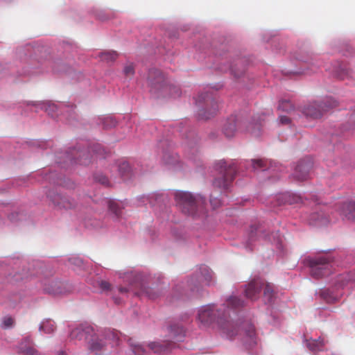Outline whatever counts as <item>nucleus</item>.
<instances>
[{
  "instance_id": "f257e3e1",
  "label": "nucleus",
  "mask_w": 355,
  "mask_h": 355,
  "mask_svg": "<svg viewBox=\"0 0 355 355\" xmlns=\"http://www.w3.org/2000/svg\"><path fill=\"white\" fill-rule=\"evenodd\" d=\"M212 279L213 272L209 268L205 265L200 266L190 279L175 285L169 302H173L178 300H186L192 296L200 295V284L210 286Z\"/></svg>"
},
{
  "instance_id": "f03ea898",
  "label": "nucleus",
  "mask_w": 355,
  "mask_h": 355,
  "mask_svg": "<svg viewBox=\"0 0 355 355\" xmlns=\"http://www.w3.org/2000/svg\"><path fill=\"white\" fill-rule=\"evenodd\" d=\"M174 198L180 211L193 220H205L208 218L206 198L201 193L176 191Z\"/></svg>"
},
{
  "instance_id": "7ed1b4c3",
  "label": "nucleus",
  "mask_w": 355,
  "mask_h": 355,
  "mask_svg": "<svg viewBox=\"0 0 355 355\" xmlns=\"http://www.w3.org/2000/svg\"><path fill=\"white\" fill-rule=\"evenodd\" d=\"M225 312V307L219 309L214 304H207L198 309L196 319L201 327H207L216 322L223 333L232 338L237 334L238 328L232 322L227 320Z\"/></svg>"
},
{
  "instance_id": "20e7f679",
  "label": "nucleus",
  "mask_w": 355,
  "mask_h": 355,
  "mask_svg": "<svg viewBox=\"0 0 355 355\" xmlns=\"http://www.w3.org/2000/svg\"><path fill=\"white\" fill-rule=\"evenodd\" d=\"M118 333L111 329H103L96 331L94 329V334L91 335L87 341V348L96 355H100L106 349L108 345L114 347L119 343Z\"/></svg>"
},
{
  "instance_id": "39448f33",
  "label": "nucleus",
  "mask_w": 355,
  "mask_h": 355,
  "mask_svg": "<svg viewBox=\"0 0 355 355\" xmlns=\"http://www.w3.org/2000/svg\"><path fill=\"white\" fill-rule=\"evenodd\" d=\"M119 277L125 282H128L130 286L135 285L139 288V291L137 293L139 295H145L151 300H155L159 295V292L155 288L145 286L144 275L141 272L127 270L119 272Z\"/></svg>"
},
{
  "instance_id": "423d86ee",
  "label": "nucleus",
  "mask_w": 355,
  "mask_h": 355,
  "mask_svg": "<svg viewBox=\"0 0 355 355\" xmlns=\"http://www.w3.org/2000/svg\"><path fill=\"white\" fill-rule=\"evenodd\" d=\"M304 265L309 268L310 275L315 279H320L331 273L330 257L327 255L307 257L304 259Z\"/></svg>"
},
{
  "instance_id": "0eeeda50",
  "label": "nucleus",
  "mask_w": 355,
  "mask_h": 355,
  "mask_svg": "<svg viewBox=\"0 0 355 355\" xmlns=\"http://www.w3.org/2000/svg\"><path fill=\"white\" fill-rule=\"evenodd\" d=\"M148 82L152 93L155 94L159 90L162 92L168 90L171 96H180V88L175 85H168L164 74L158 69H153L149 71Z\"/></svg>"
},
{
  "instance_id": "6e6552de",
  "label": "nucleus",
  "mask_w": 355,
  "mask_h": 355,
  "mask_svg": "<svg viewBox=\"0 0 355 355\" xmlns=\"http://www.w3.org/2000/svg\"><path fill=\"white\" fill-rule=\"evenodd\" d=\"M245 296L252 300H255L259 297L261 289L263 288V299L265 303L272 304L275 298L272 285L270 284H264L260 279H254L245 285Z\"/></svg>"
},
{
  "instance_id": "1a4fd4ad",
  "label": "nucleus",
  "mask_w": 355,
  "mask_h": 355,
  "mask_svg": "<svg viewBox=\"0 0 355 355\" xmlns=\"http://www.w3.org/2000/svg\"><path fill=\"white\" fill-rule=\"evenodd\" d=\"M216 170L219 171V176L214 180L213 184L216 187L227 189L229 185L234 180L236 169L234 163L228 164L225 160H220L216 164Z\"/></svg>"
},
{
  "instance_id": "9d476101",
  "label": "nucleus",
  "mask_w": 355,
  "mask_h": 355,
  "mask_svg": "<svg viewBox=\"0 0 355 355\" xmlns=\"http://www.w3.org/2000/svg\"><path fill=\"white\" fill-rule=\"evenodd\" d=\"M129 345L134 355H146L147 349L157 354L168 352L172 349L173 344L169 342H152L148 346H146L144 344L135 342L132 339H130Z\"/></svg>"
},
{
  "instance_id": "9b49d317",
  "label": "nucleus",
  "mask_w": 355,
  "mask_h": 355,
  "mask_svg": "<svg viewBox=\"0 0 355 355\" xmlns=\"http://www.w3.org/2000/svg\"><path fill=\"white\" fill-rule=\"evenodd\" d=\"M94 334V327L87 323L78 324L70 327L69 338L73 341H88Z\"/></svg>"
},
{
  "instance_id": "f8f14e48",
  "label": "nucleus",
  "mask_w": 355,
  "mask_h": 355,
  "mask_svg": "<svg viewBox=\"0 0 355 355\" xmlns=\"http://www.w3.org/2000/svg\"><path fill=\"white\" fill-rule=\"evenodd\" d=\"M331 107V99L326 102H313L303 108V113L313 119L320 118Z\"/></svg>"
},
{
  "instance_id": "ddd939ff",
  "label": "nucleus",
  "mask_w": 355,
  "mask_h": 355,
  "mask_svg": "<svg viewBox=\"0 0 355 355\" xmlns=\"http://www.w3.org/2000/svg\"><path fill=\"white\" fill-rule=\"evenodd\" d=\"M44 291L53 295H64L69 292L67 285L55 279H44L42 282Z\"/></svg>"
},
{
  "instance_id": "4468645a",
  "label": "nucleus",
  "mask_w": 355,
  "mask_h": 355,
  "mask_svg": "<svg viewBox=\"0 0 355 355\" xmlns=\"http://www.w3.org/2000/svg\"><path fill=\"white\" fill-rule=\"evenodd\" d=\"M313 163L311 159L305 158L299 161L296 165L294 172L293 173V177L300 181L305 180L309 177V173L312 168Z\"/></svg>"
},
{
  "instance_id": "2eb2a0df",
  "label": "nucleus",
  "mask_w": 355,
  "mask_h": 355,
  "mask_svg": "<svg viewBox=\"0 0 355 355\" xmlns=\"http://www.w3.org/2000/svg\"><path fill=\"white\" fill-rule=\"evenodd\" d=\"M326 343L327 340L323 336H320L318 338L304 336L303 340L304 346L313 353L324 350Z\"/></svg>"
},
{
  "instance_id": "dca6fc26",
  "label": "nucleus",
  "mask_w": 355,
  "mask_h": 355,
  "mask_svg": "<svg viewBox=\"0 0 355 355\" xmlns=\"http://www.w3.org/2000/svg\"><path fill=\"white\" fill-rule=\"evenodd\" d=\"M243 337L242 341L246 347L250 348L257 344L254 327L250 323L243 324L242 327Z\"/></svg>"
},
{
  "instance_id": "f3484780",
  "label": "nucleus",
  "mask_w": 355,
  "mask_h": 355,
  "mask_svg": "<svg viewBox=\"0 0 355 355\" xmlns=\"http://www.w3.org/2000/svg\"><path fill=\"white\" fill-rule=\"evenodd\" d=\"M239 127H240V123L238 122L235 116H232L225 123L223 131L227 137H232L238 131Z\"/></svg>"
},
{
  "instance_id": "a211bd4d",
  "label": "nucleus",
  "mask_w": 355,
  "mask_h": 355,
  "mask_svg": "<svg viewBox=\"0 0 355 355\" xmlns=\"http://www.w3.org/2000/svg\"><path fill=\"white\" fill-rule=\"evenodd\" d=\"M251 162L254 171L261 170L263 171L265 170H270L273 171L275 170V168L277 167L276 163L261 159H252Z\"/></svg>"
},
{
  "instance_id": "6ab92c4d",
  "label": "nucleus",
  "mask_w": 355,
  "mask_h": 355,
  "mask_svg": "<svg viewBox=\"0 0 355 355\" xmlns=\"http://www.w3.org/2000/svg\"><path fill=\"white\" fill-rule=\"evenodd\" d=\"M169 336L175 341L180 342L185 336V331L182 325L174 324L168 327Z\"/></svg>"
},
{
  "instance_id": "aec40b11",
  "label": "nucleus",
  "mask_w": 355,
  "mask_h": 355,
  "mask_svg": "<svg viewBox=\"0 0 355 355\" xmlns=\"http://www.w3.org/2000/svg\"><path fill=\"white\" fill-rule=\"evenodd\" d=\"M301 200L299 196L291 195L289 193H281L276 196V202L274 205H282L284 204L292 205Z\"/></svg>"
},
{
  "instance_id": "412c9836",
  "label": "nucleus",
  "mask_w": 355,
  "mask_h": 355,
  "mask_svg": "<svg viewBox=\"0 0 355 355\" xmlns=\"http://www.w3.org/2000/svg\"><path fill=\"white\" fill-rule=\"evenodd\" d=\"M124 207V204L122 202L115 200L108 201L109 210L118 218L121 217V216L123 215V210Z\"/></svg>"
},
{
  "instance_id": "4be33fe9",
  "label": "nucleus",
  "mask_w": 355,
  "mask_h": 355,
  "mask_svg": "<svg viewBox=\"0 0 355 355\" xmlns=\"http://www.w3.org/2000/svg\"><path fill=\"white\" fill-rule=\"evenodd\" d=\"M69 265L74 270H82L85 269L84 260L77 255H72L68 259Z\"/></svg>"
},
{
  "instance_id": "5701e85b",
  "label": "nucleus",
  "mask_w": 355,
  "mask_h": 355,
  "mask_svg": "<svg viewBox=\"0 0 355 355\" xmlns=\"http://www.w3.org/2000/svg\"><path fill=\"white\" fill-rule=\"evenodd\" d=\"M55 322L50 319L44 320L40 324L39 330L44 334H51L55 330Z\"/></svg>"
},
{
  "instance_id": "b1692460",
  "label": "nucleus",
  "mask_w": 355,
  "mask_h": 355,
  "mask_svg": "<svg viewBox=\"0 0 355 355\" xmlns=\"http://www.w3.org/2000/svg\"><path fill=\"white\" fill-rule=\"evenodd\" d=\"M343 214L347 220H355V202H349L345 204Z\"/></svg>"
},
{
  "instance_id": "393cba45",
  "label": "nucleus",
  "mask_w": 355,
  "mask_h": 355,
  "mask_svg": "<svg viewBox=\"0 0 355 355\" xmlns=\"http://www.w3.org/2000/svg\"><path fill=\"white\" fill-rule=\"evenodd\" d=\"M263 236L268 239L271 243H274L277 245L278 248H281L282 247V237L280 235V234L277 232H272L270 234L263 233Z\"/></svg>"
},
{
  "instance_id": "a878e982",
  "label": "nucleus",
  "mask_w": 355,
  "mask_h": 355,
  "mask_svg": "<svg viewBox=\"0 0 355 355\" xmlns=\"http://www.w3.org/2000/svg\"><path fill=\"white\" fill-rule=\"evenodd\" d=\"M243 305L244 302L235 296H230L224 304V306H227L228 309H238L242 307Z\"/></svg>"
},
{
  "instance_id": "bb28decb",
  "label": "nucleus",
  "mask_w": 355,
  "mask_h": 355,
  "mask_svg": "<svg viewBox=\"0 0 355 355\" xmlns=\"http://www.w3.org/2000/svg\"><path fill=\"white\" fill-rule=\"evenodd\" d=\"M99 57L102 61L110 62H114L118 57V53L116 51H104L102 52Z\"/></svg>"
},
{
  "instance_id": "cd10ccee",
  "label": "nucleus",
  "mask_w": 355,
  "mask_h": 355,
  "mask_svg": "<svg viewBox=\"0 0 355 355\" xmlns=\"http://www.w3.org/2000/svg\"><path fill=\"white\" fill-rule=\"evenodd\" d=\"M15 324V321L12 317L10 315H6L1 319V327L3 329H9L13 328Z\"/></svg>"
},
{
  "instance_id": "c85d7f7f",
  "label": "nucleus",
  "mask_w": 355,
  "mask_h": 355,
  "mask_svg": "<svg viewBox=\"0 0 355 355\" xmlns=\"http://www.w3.org/2000/svg\"><path fill=\"white\" fill-rule=\"evenodd\" d=\"M320 298L328 304L333 302L332 291L330 288H323L320 292Z\"/></svg>"
},
{
  "instance_id": "c756f323",
  "label": "nucleus",
  "mask_w": 355,
  "mask_h": 355,
  "mask_svg": "<svg viewBox=\"0 0 355 355\" xmlns=\"http://www.w3.org/2000/svg\"><path fill=\"white\" fill-rule=\"evenodd\" d=\"M279 110L286 112H289L293 110V105L290 101L283 100L279 102Z\"/></svg>"
},
{
  "instance_id": "7c9ffc66",
  "label": "nucleus",
  "mask_w": 355,
  "mask_h": 355,
  "mask_svg": "<svg viewBox=\"0 0 355 355\" xmlns=\"http://www.w3.org/2000/svg\"><path fill=\"white\" fill-rule=\"evenodd\" d=\"M33 344V342L29 337L25 338L21 340V342L19 345V352L21 354L23 353L25 351L24 349L28 348Z\"/></svg>"
},
{
  "instance_id": "2f4dec72",
  "label": "nucleus",
  "mask_w": 355,
  "mask_h": 355,
  "mask_svg": "<svg viewBox=\"0 0 355 355\" xmlns=\"http://www.w3.org/2000/svg\"><path fill=\"white\" fill-rule=\"evenodd\" d=\"M209 202L213 210L217 209L222 205L221 200L215 196L213 193L210 195Z\"/></svg>"
},
{
  "instance_id": "473e14b6",
  "label": "nucleus",
  "mask_w": 355,
  "mask_h": 355,
  "mask_svg": "<svg viewBox=\"0 0 355 355\" xmlns=\"http://www.w3.org/2000/svg\"><path fill=\"white\" fill-rule=\"evenodd\" d=\"M25 351L21 353L24 355H40V353L38 350L35 347V344L33 343L28 348L24 349Z\"/></svg>"
},
{
  "instance_id": "72a5a7b5",
  "label": "nucleus",
  "mask_w": 355,
  "mask_h": 355,
  "mask_svg": "<svg viewBox=\"0 0 355 355\" xmlns=\"http://www.w3.org/2000/svg\"><path fill=\"white\" fill-rule=\"evenodd\" d=\"M130 170V166L126 162H123L119 166V172L124 179H126V172L128 173Z\"/></svg>"
},
{
  "instance_id": "f704fd0d",
  "label": "nucleus",
  "mask_w": 355,
  "mask_h": 355,
  "mask_svg": "<svg viewBox=\"0 0 355 355\" xmlns=\"http://www.w3.org/2000/svg\"><path fill=\"white\" fill-rule=\"evenodd\" d=\"M85 225V228L90 232H94L98 230V229L102 227L100 225L101 223H83Z\"/></svg>"
},
{
  "instance_id": "c9c22d12",
  "label": "nucleus",
  "mask_w": 355,
  "mask_h": 355,
  "mask_svg": "<svg viewBox=\"0 0 355 355\" xmlns=\"http://www.w3.org/2000/svg\"><path fill=\"white\" fill-rule=\"evenodd\" d=\"M98 286L103 291H113V289L112 288L111 284L107 281H104V280L99 281Z\"/></svg>"
},
{
  "instance_id": "e433bc0d",
  "label": "nucleus",
  "mask_w": 355,
  "mask_h": 355,
  "mask_svg": "<svg viewBox=\"0 0 355 355\" xmlns=\"http://www.w3.org/2000/svg\"><path fill=\"white\" fill-rule=\"evenodd\" d=\"M123 72L127 77H132L135 73L133 65L131 64L126 65L124 67Z\"/></svg>"
},
{
  "instance_id": "4c0bfd02",
  "label": "nucleus",
  "mask_w": 355,
  "mask_h": 355,
  "mask_svg": "<svg viewBox=\"0 0 355 355\" xmlns=\"http://www.w3.org/2000/svg\"><path fill=\"white\" fill-rule=\"evenodd\" d=\"M116 121L112 117H106L103 121V126L105 128H110L115 126Z\"/></svg>"
},
{
  "instance_id": "58836bf2",
  "label": "nucleus",
  "mask_w": 355,
  "mask_h": 355,
  "mask_svg": "<svg viewBox=\"0 0 355 355\" xmlns=\"http://www.w3.org/2000/svg\"><path fill=\"white\" fill-rule=\"evenodd\" d=\"M162 199V196H153L150 197L148 200H149V202L151 205V206L155 207V203L154 202V201H157V202H159Z\"/></svg>"
},
{
  "instance_id": "ea45409f",
  "label": "nucleus",
  "mask_w": 355,
  "mask_h": 355,
  "mask_svg": "<svg viewBox=\"0 0 355 355\" xmlns=\"http://www.w3.org/2000/svg\"><path fill=\"white\" fill-rule=\"evenodd\" d=\"M18 262L19 261L18 260H15L13 259H7L3 261H1L0 262V264L3 263L4 265H11V264H13L15 266H17L18 264Z\"/></svg>"
},
{
  "instance_id": "a19ab883",
  "label": "nucleus",
  "mask_w": 355,
  "mask_h": 355,
  "mask_svg": "<svg viewBox=\"0 0 355 355\" xmlns=\"http://www.w3.org/2000/svg\"><path fill=\"white\" fill-rule=\"evenodd\" d=\"M116 289L121 294H125L131 290L130 287H124V286H119L116 288Z\"/></svg>"
},
{
  "instance_id": "79ce46f5",
  "label": "nucleus",
  "mask_w": 355,
  "mask_h": 355,
  "mask_svg": "<svg viewBox=\"0 0 355 355\" xmlns=\"http://www.w3.org/2000/svg\"><path fill=\"white\" fill-rule=\"evenodd\" d=\"M279 121L282 124H288L291 121L290 119L286 116H280Z\"/></svg>"
},
{
  "instance_id": "37998d69",
  "label": "nucleus",
  "mask_w": 355,
  "mask_h": 355,
  "mask_svg": "<svg viewBox=\"0 0 355 355\" xmlns=\"http://www.w3.org/2000/svg\"><path fill=\"white\" fill-rule=\"evenodd\" d=\"M217 108H218V106L216 105V103L214 102V105H213V110H212L211 113L210 114H209L208 116H204L203 118H205V119H209L211 116H212L214 114H215L216 113Z\"/></svg>"
},
{
  "instance_id": "c03bdc74",
  "label": "nucleus",
  "mask_w": 355,
  "mask_h": 355,
  "mask_svg": "<svg viewBox=\"0 0 355 355\" xmlns=\"http://www.w3.org/2000/svg\"><path fill=\"white\" fill-rule=\"evenodd\" d=\"M98 181H99L102 184L107 185L108 180L105 176H101L98 178Z\"/></svg>"
},
{
  "instance_id": "a18cd8bd",
  "label": "nucleus",
  "mask_w": 355,
  "mask_h": 355,
  "mask_svg": "<svg viewBox=\"0 0 355 355\" xmlns=\"http://www.w3.org/2000/svg\"><path fill=\"white\" fill-rule=\"evenodd\" d=\"M19 215L20 214H18V213L12 214L11 216L9 217V219L11 220H15V219L19 220H23L22 217H21V216L17 218V216H19Z\"/></svg>"
},
{
  "instance_id": "49530a36",
  "label": "nucleus",
  "mask_w": 355,
  "mask_h": 355,
  "mask_svg": "<svg viewBox=\"0 0 355 355\" xmlns=\"http://www.w3.org/2000/svg\"><path fill=\"white\" fill-rule=\"evenodd\" d=\"M17 276H18V273H17V272H15V274H13V277H15L16 280H18L19 279H23V278L27 277L28 273H25L23 275H19V277H17Z\"/></svg>"
},
{
  "instance_id": "de8ad7c7",
  "label": "nucleus",
  "mask_w": 355,
  "mask_h": 355,
  "mask_svg": "<svg viewBox=\"0 0 355 355\" xmlns=\"http://www.w3.org/2000/svg\"><path fill=\"white\" fill-rule=\"evenodd\" d=\"M55 110H57V106L53 103L49 105L48 107L46 108V111L49 112V114H50L51 111H54Z\"/></svg>"
},
{
  "instance_id": "09e8293b",
  "label": "nucleus",
  "mask_w": 355,
  "mask_h": 355,
  "mask_svg": "<svg viewBox=\"0 0 355 355\" xmlns=\"http://www.w3.org/2000/svg\"><path fill=\"white\" fill-rule=\"evenodd\" d=\"M347 74V71L346 70V69H342V73H339V74H337V77L340 78V79H343L345 76Z\"/></svg>"
},
{
  "instance_id": "8fccbe9b",
  "label": "nucleus",
  "mask_w": 355,
  "mask_h": 355,
  "mask_svg": "<svg viewBox=\"0 0 355 355\" xmlns=\"http://www.w3.org/2000/svg\"><path fill=\"white\" fill-rule=\"evenodd\" d=\"M206 97H205L203 96V94H201L198 96V103H201V102H204V101H206Z\"/></svg>"
},
{
  "instance_id": "3c124183",
  "label": "nucleus",
  "mask_w": 355,
  "mask_h": 355,
  "mask_svg": "<svg viewBox=\"0 0 355 355\" xmlns=\"http://www.w3.org/2000/svg\"><path fill=\"white\" fill-rule=\"evenodd\" d=\"M79 164H88L89 163V161H87L86 159H83L82 158L79 159L78 161H77Z\"/></svg>"
},
{
  "instance_id": "603ef678",
  "label": "nucleus",
  "mask_w": 355,
  "mask_h": 355,
  "mask_svg": "<svg viewBox=\"0 0 355 355\" xmlns=\"http://www.w3.org/2000/svg\"><path fill=\"white\" fill-rule=\"evenodd\" d=\"M55 355H68L65 351L60 350L56 352Z\"/></svg>"
},
{
  "instance_id": "864d4df0",
  "label": "nucleus",
  "mask_w": 355,
  "mask_h": 355,
  "mask_svg": "<svg viewBox=\"0 0 355 355\" xmlns=\"http://www.w3.org/2000/svg\"><path fill=\"white\" fill-rule=\"evenodd\" d=\"M113 300L116 304H120L121 300L118 297H113Z\"/></svg>"
},
{
  "instance_id": "5fc2aeb1",
  "label": "nucleus",
  "mask_w": 355,
  "mask_h": 355,
  "mask_svg": "<svg viewBox=\"0 0 355 355\" xmlns=\"http://www.w3.org/2000/svg\"><path fill=\"white\" fill-rule=\"evenodd\" d=\"M64 207L65 208H71V205L69 203V205H64Z\"/></svg>"
},
{
  "instance_id": "6e6d98bb",
  "label": "nucleus",
  "mask_w": 355,
  "mask_h": 355,
  "mask_svg": "<svg viewBox=\"0 0 355 355\" xmlns=\"http://www.w3.org/2000/svg\"><path fill=\"white\" fill-rule=\"evenodd\" d=\"M203 96H204L205 97V96H206L207 97H208V94H205V95H204V94H203Z\"/></svg>"
}]
</instances>
